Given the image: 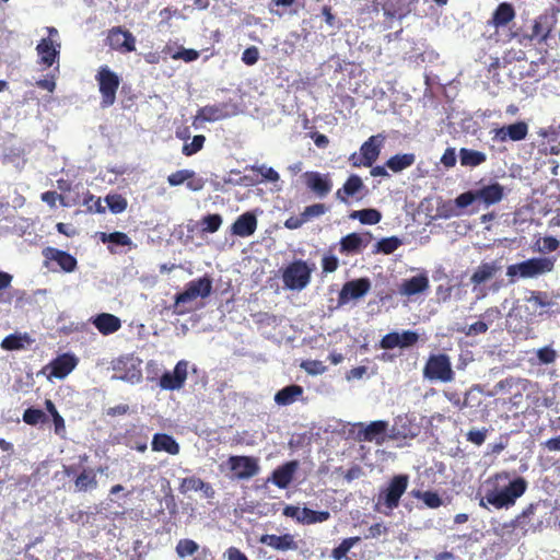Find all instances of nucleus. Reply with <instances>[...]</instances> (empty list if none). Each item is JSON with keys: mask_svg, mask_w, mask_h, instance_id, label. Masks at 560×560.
Masks as SVG:
<instances>
[{"mask_svg": "<svg viewBox=\"0 0 560 560\" xmlns=\"http://www.w3.org/2000/svg\"><path fill=\"white\" fill-rule=\"evenodd\" d=\"M213 280L209 275H203L200 278L189 281L185 285V290L177 293L174 298V304L172 305V312L175 315H184L192 311L190 307H186L189 304L200 299H207L212 292Z\"/></svg>", "mask_w": 560, "mask_h": 560, "instance_id": "1", "label": "nucleus"}, {"mask_svg": "<svg viewBox=\"0 0 560 560\" xmlns=\"http://www.w3.org/2000/svg\"><path fill=\"white\" fill-rule=\"evenodd\" d=\"M408 475H395L377 497V510L386 515L399 506L400 498L408 488Z\"/></svg>", "mask_w": 560, "mask_h": 560, "instance_id": "2", "label": "nucleus"}, {"mask_svg": "<svg viewBox=\"0 0 560 560\" xmlns=\"http://www.w3.org/2000/svg\"><path fill=\"white\" fill-rule=\"evenodd\" d=\"M505 196L504 187L499 183L482 186L476 190H469L460 194L455 203L458 208H466L475 201H481L486 207L500 202Z\"/></svg>", "mask_w": 560, "mask_h": 560, "instance_id": "3", "label": "nucleus"}, {"mask_svg": "<svg viewBox=\"0 0 560 560\" xmlns=\"http://www.w3.org/2000/svg\"><path fill=\"white\" fill-rule=\"evenodd\" d=\"M553 267V259L549 257H535L518 264L510 265L506 269V275L513 282V278L516 276L524 279L535 278L537 276L552 271Z\"/></svg>", "mask_w": 560, "mask_h": 560, "instance_id": "4", "label": "nucleus"}, {"mask_svg": "<svg viewBox=\"0 0 560 560\" xmlns=\"http://www.w3.org/2000/svg\"><path fill=\"white\" fill-rule=\"evenodd\" d=\"M312 271L313 267H310L305 260H293L282 271L284 288L293 291H302L311 282Z\"/></svg>", "mask_w": 560, "mask_h": 560, "instance_id": "5", "label": "nucleus"}, {"mask_svg": "<svg viewBox=\"0 0 560 560\" xmlns=\"http://www.w3.org/2000/svg\"><path fill=\"white\" fill-rule=\"evenodd\" d=\"M101 94V106L103 108L114 105L116 94L120 84L119 75L108 66H101L95 75Z\"/></svg>", "mask_w": 560, "mask_h": 560, "instance_id": "6", "label": "nucleus"}, {"mask_svg": "<svg viewBox=\"0 0 560 560\" xmlns=\"http://www.w3.org/2000/svg\"><path fill=\"white\" fill-rule=\"evenodd\" d=\"M423 376L429 381L452 382L455 373L450 357L445 353L430 354L423 366Z\"/></svg>", "mask_w": 560, "mask_h": 560, "instance_id": "7", "label": "nucleus"}, {"mask_svg": "<svg viewBox=\"0 0 560 560\" xmlns=\"http://www.w3.org/2000/svg\"><path fill=\"white\" fill-rule=\"evenodd\" d=\"M384 137L382 135L371 136L362 143L359 152H353L349 156V163L353 167H371L377 160Z\"/></svg>", "mask_w": 560, "mask_h": 560, "instance_id": "8", "label": "nucleus"}, {"mask_svg": "<svg viewBox=\"0 0 560 560\" xmlns=\"http://www.w3.org/2000/svg\"><path fill=\"white\" fill-rule=\"evenodd\" d=\"M527 487L528 483L525 478H510L502 491L493 497V506L498 510L512 508L515 505L517 499L526 492Z\"/></svg>", "mask_w": 560, "mask_h": 560, "instance_id": "9", "label": "nucleus"}, {"mask_svg": "<svg viewBox=\"0 0 560 560\" xmlns=\"http://www.w3.org/2000/svg\"><path fill=\"white\" fill-rule=\"evenodd\" d=\"M305 188L316 198H326L332 189V180L329 173L323 174L316 171H307L301 175Z\"/></svg>", "mask_w": 560, "mask_h": 560, "instance_id": "10", "label": "nucleus"}, {"mask_svg": "<svg viewBox=\"0 0 560 560\" xmlns=\"http://www.w3.org/2000/svg\"><path fill=\"white\" fill-rule=\"evenodd\" d=\"M355 436L359 442H375L382 445L386 441L388 422L385 420L372 421L369 424L359 422L354 424Z\"/></svg>", "mask_w": 560, "mask_h": 560, "instance_id": "11", "label": "nucleus"}, {"mask_svg": "<svg viewBox=\"0 0 560 560\" xmlns=\"http://www.w3.org/2000/svg\"><path fill=\"white\" fill-rule=\"evenodd\" d=\"M228 465L233 476L240 480L250 479L259 472L258 458L245 455H232Z\"/></svg>", "mask_w": 560, "mask_h": 560, "instance_id": "12", "label": "nucleus"}, {"mask_svg": "<svg viewBox=\"0 0 560 560\" xmlns=\"http://www.w3.org/2000/svg\"><path fill=\"white\" fill-rule=\"evenodd\" d=\"M106 43L110 49L121 54L136 50V37L130 31L121 26H114L108 31Z\"/></svg>", "mask_w": 560, "mask_h": 560, "instance_id": "13", "label": "nucleus"}, {"mask_svg": "<svg viewBox=\"0 0 560 560\" xmlns=\"http://www.w3.org/2000/svg\"><path fill=\"white\" fill-rule=\"evenodd\" d=\"M421 432L420 425L408 415H400L395 418L394 424L389 430L390 440L415 439Z\"/></svg>", "mask_w": 560, "mask_h": 560, "instance_id": "14", "label": "nucleus"}, {"mask_svg": "<svg viewBox=\"0 0 560 560\" xmlns=\"http://www.w3.org/2000/svg\"><path fill=\"white\" fill-rule=\"evenodd\" d=\"M370 289L371 281L369 278H359L355 280L347 281L338 294V305L342 306L352 300H359L363 298L370 291Z\"/></svg>", "mask_w": 560, "mask_h": 560, "instance_id": "15", "label": "nucleus"}, {"mask_svg": "<svg viewBox=\"0 0 560 560\" xmlns=\"http://www.w3.org/2000/svg\"><path fill=\"white\" fill-rule=\"evenodd\" d=\"M188 375V362L180 360L176 363L174 370L166 371L162 374L159 380V386L165 390H178L180 389Z\"/></svg>", "mask_w": 560, "mask_h": 560, "instance_id": "16", "label": "nucleus"}, {"mask_svg": "<svg viewBox=\"0 0 560 560\" xmlns=\"http://www.w3.org/2000/svg\"><path fill=\"white\" fill-rule=\"evenodd\" d=\"M528 135V125L523 121H516L511 125L502 126L493 130L492 140L495 142L522 141Z\"/></svg>", "mask_w": 560, "mask_h": 560, "instance_id": "17", "label": "nucleus"}, {"mask_svg": "<svg viewBox=\"0 0 560 560\" xmlns=\"http://www.w3.org/2000/svg\"><path fill=\"white\" fill-rule=\"evenodd\" d=\"M43 256L45 262H56L61 271L70 273L78 268L77 258L66 250L58 249L56 247H46L43 249Z\"/></svg>", "mask_w": 560, "mask_h": 560, "instance_id": "18", "label": "nucleus"}, {"mask_svg": "<svg viewBox=\"0 0 560 560\" xmlns=\"http://www.w3.org/2000/svg\"><path fill=\"white\" fill-rule=\"evenodd\" d=\"M167 183L174 187L186 183V187L191 191H199L205 187V179L192 170H179L170 174Z\"/></svg>", "mask_w": 560, "mask_h": 560, "instance_id": "19", "label": "nucleus"}, {"mask_svg": "<svg viewBox=\"0 0 560 560\" xmlns=\"http://www.w3.org/2000/svg\"><path fill=\"white\" fill-rule=\"evenodd\" d=\"M500 316L501 312L497 306L489 307L481 314V318L485 320H478L467 327L458 329V331L464 332L466 336L485 334L489 329V324H492L494 319H498Z\"/></svg>", "mask_w": 560, "mask_h": 560, "instance_id": "20", "label": "nucleus"}, {"mask_svg": "<svg viewBox=\"0 0 560 560\" xmlns=\"http://www.w3.org/2000/svg\"><path fill=\"white\" fill-rule=\"evenodd\" d=\"M511 477V474L506 470L494 474L489 477L485 481V495L480 502V505L483 504V500H486L490 505L493 506V497L502 491L503 487L506 485Z\"/></svg>", "mask_w": 560, "mask_h": 560, "instance_id": "21", "label": "nucleus"}, {"mask_svg": "<svg viewBox=\"0 0 560 560\" xmlns=\"http://www.w3.org/2000/svg\"><path fill=\"white\" fill-rule=\"evenodd\" d=\"M259 542L282 552L296 550L299 548L292 534H283L280 536L275 534H265L260 536Z\"/></svg>", "mask_w": 560, "mask_h": 560, "instance_id": "22", "label": "nucleus"}, {"mask_svg": "<svg viewBox=\"0 0 560 560\" xmlns=\"http://www.w3.org/2000/svg\"><path fill=\"white\" fill-rule=\"evenodd\" d=\"M516 16L515 9L510 2H501L493 11L487 24L493 26L498 32L500 28L505 27Z\"/></svg>", "mask_w": 560, "mask_h": 560, "instance_id": "23", "label": "nucleus"}, {"mask_svg": "<svg viewBox=\"0 0 560 560\" xmlns=\"http://www.w3.org/2000/svg\"><path fill=\"white\" fill-rule=\"evenodd\" d=\"M60 45H55L50 37L43 38L36 46V51L39 57V63L46 68L51 67L56 61L59 60Z\"/></svg>", "mask_w": 560, "mask_h": 560, "instance_id": "24", "label": "nucleus"}, {"mask_svg": "<svg viewBox=\"0 0 560 560\" xmlns=\"http://www.w3.org/2000/svg\"><path fill=\"white\" fill-rule=\"evenodd\" d=\"M299 468L298 460H290L277 467L272 471L271 481L280 489H285L292 482L294 474Z\"/></svg>", "mask_w": 560, "mask_h": 560, "instance_id": "25", "label": "nucleus"}, {"mask_svg": "<svg viewBox=\"0 0 560 560\" xmlns=\"http://www.w3.org/2000/svg\"><path fill=\"white\" fill-rule=\"evenodd\" d=\"M230 116L229 105L219 103L200 107L196 115V120L213 122L225 119Z\"/></svg>", "mask_w": 560, "mask_h": 560, "instance_id": "26", "label": "nucleus"}, {"mask_svg": "<svg viewBox=\"0 0 560 560\" xmlns=\"http://www.w3.org/2000/svg\"><path fill=\"white\" fill-rule=\"evenodd\" d=\"M429 278L425 273L413 276L409 279H405L399 288L398 292L401 295L412 296L422 293L429 289Z\"/></svg>", "mask_w": 560, "mask_h": 560, "instance_id": "27", "label": "nucleus"}, {"mask_svg": "<svg viewBox=\"0 0 560 560\" xmlns=\"http://www.w3.org/2000/svg\"><path fill=\"white\" fill-rule=\"evenodd\" d=\"M365 188L361 177L359 175H350L341 188L336 191V198L343 202L349 203V198L357 196Z\"/></svg>", "mask_w": 560, "mask_h": 560, "instance_id": "28", "label": "nucleus"}, {"mask_svg": "<svg viewBox=\"0 0 560 560\" xmlns=\"http://www.w3.org/2000/svg\"><path fill=\"white\" fill-rule=\"evenodd\" d=\"M92 324L104 336L112 335L118 331L121 327L119 317L109 314L101 313L92 318Z\"/></svg>", "mask_w": 560, "mask_h": 560, "instance_id": "29", "label": "nucleus"}, {"mask_svg": "<svg viewBox=\"0 0 560 560\" xmlns=\"http://www.w3.org/2000/svg\"><path fill=\"white\" fill-rule=\"evenodd\" d=\"M232 233L241 237L253 235L257 229V219L252 212L241 214L232 224Z\"/></svg>", "mask_w": 560, "mask_h": 560, "instance_id": "30", "label": "nucleus"}, {"mask_svg": "<svg viewBox=\"0 0 560 560\" xmlns=\"http://www.w3.org/2000/svg\"><path fill=\"white\" fill-rule=\"evenodd\" d=\"M151 448L153 452H165L170 455H178L180 452L178 442L167 433H155L152 438Z\"/></svg>", "mask_w": 560, "mask_h": 560, "instance_id": "31", "label": "nucleus"}, {"mask_svg": "<svg viewBox=\"0 0 560 560\" xmlns=\"http://www.w3.org/2000/svg\"><path fill=\"white\" fill-rule=\"evenodd\" d=\"M500 270L501 266L497 261L481 262L471 275L470 282L476 288L492 279Z\"/></svg>", "mask_w": 560, "mask_h": 560, "instance_id": "32", "label": "nucleus"}, {"mask_svg": "<svg viewBox=\"0 0 560 560\" xmlns=\"http://www.w3.org/2000/svg\"><path fill=\"white\" fill-rule=\"evenodd\" d=\"M77 359L71 354H62L51 363V375L57 378H65L77 365Z\"/></svg>", "mask_w": 560, "mask_h": 560, "instance_id": "33", "label": "nucleus"}, {"mask_svg": "<svg viewBox=\"0 0 560 560\" xmlns=\"http://www.w3.org/2000/svg\"><path fill=\"white\" fill-rule=\"evenodd\" d=\"M73 481L78 492L94 490L98 486L96 471L93 468H82Z\"/></svg>", "mask_w": 560, "mask_h": 560, "instance_id": "34", "label": "nucleus"}, {"mask_svg": "<svg viewBox=\"0 0 560 560\" xmlns=\"http://www.w3.org/2000/svg\"><path fill=\"white\" fill-rule=\"evenodd\" d=\"M180 493H187L189 491H202L206 497H212L214 491L210 483L205 482L202 479L196 476L184 478L179 485Z\"/></svg>", "mask_w": 560, "mask_h": 560, "instance_id": "35", "label": "nucleus"}, {"mask_svg": "<svg viewBox=\"0 0 560 560\" xmlns=\"http://www.w3.org/2000/svg\"><path fill=\"white\" fill-rule=\"evenodd\" d=\"M303 392L301 385L293 384L285 386L276 393L275 401L280 406H289L296 401L299 397L303 395Z\"/></svg>", "mask_w": 560, "mask_h": 560, "instance_id": "36", "label": "nucleus"}, {"mask_svg": "<svg viewBox=\"0 0 560 560\" xmlns=\"http://www.w3.org/2000/svg\"><path fill=\"white\" fill-rule=\"evenodd\" d=\"M529 381L521 377H506L498 382L494 386L495 393H502L506 395L513 394L514 389H527L529 386Z\"/></svg>", "mask_w": 560, "mask_h": 560, "instance_id": "37", "label": "nucleus"}, {"mask_svg": "<svg viewBox=\"0 0 560 560\" xmlns=\"http://www.w3.org/2000/svg\"><path fill=\"white\" fill-rule=\"evenodd\" d=\"M415 162L416 155L413 153L396 154L386 161L385 166L394 173H399L412 166Z\"/></svg>", "mask_w": 560, "mask_h": 560, "instance_id": "38", "label": "nucleus"}, {"mask_svg": "<svg viewBox=\"0 0 560 560\" xmlns=\"http://www.w3.org/2000/svg\"><path fill=\"white\" fill-rule=\"evenodd\" d=\"M408 0H385L384 14L389 19H402L408 12Z\"/></svg>", "mask_w": 560, "mask_h": 560, "instance_id": "39", "label": "nucleus"}, {"mask_svg": "<svg viewBox=\"0 0 560 560\" xmlns=\"http://www.w3.org/2000/svg\"><path fill=\"white\" fill-rule=\"evenodd\" d=\"M339 252L341 254L359 253L363 247V238L359 233H350L343 236L339 242Z\"/></svg>", "mask_w": 560, "mask_h": 560, "instance_id": "40", "label": "nucleus"}, {"mask_svg": "<svg viewBox=\"0 0 560 560\" xmlns=\"http://www.w3.org/2000/svg\"><path fill=\"white\" fill-rule=\"evenodd\" d=\"M127 445L140 453H144L148 448V435L142 432V429L129 430L126 435Z\"/></svg>", "mask_w": 560, "mask_h": 560, "instance_id": "41", "label": "nucleus"}, {"mask_svg": "<svg viewBox=\"0 0 560 560\" xmlns=\"http://www.w3.org/2000/svg\"><path fill=\"white\" fill-rule=\"evenodd\" d=\"M460 164L463 166H478L486 162L487 156L481 151L463 148L459 151Z\"/></svg>", "mask_w": 560, "mask_h": 560, "instance_id": "42", "label": "nucleus"}, {"mask_svg": "<svg viewBox=\"0 0 560 560\" xmlns=\"http://www.w3.org/2000/svg\"><path fill=\"white\" fill-rule=\"evenodd\" d=\"M349 218L358 219L362 224L374 225L381 221L382 214L376 209H362L352 211Z\"/></svg>", "mask_w": 560, "mask_h": 560, "instance_id": "43", "label": "nucleus"}, {"mask_svg": "<svg viewBox=\"0 0 560 560\" xmlns=\"http://www.w3.org/2000/svg\"><path fill=\"white\" fill-rule=\"evenodd\" d=\"M538 508V503H529L515 518H513L509 524H505L504 527L511 528H522L524 533L527 532L525 528L526 520L532 517Z\"/></svg>", "mask_w": 560, "mask_h": 560, "instance_id": "44", "label": "nucleus"}, {"mask_svg": "<svg viewBox=\"0 0 560 560\" xmlns=\"http://www.w3.org/2000/svg\"><path fill=\"white\" fill-rule=\"evenodd\" d=\"M330 513L328 511H314L308 508H302V524L311 525L328 521Z\"/></svg>", "mask_w": 560, "mask_h": 560, "instance_id": "45", "label": "nucleus"}, {"mask_svg": "<svg viewBox=\"0 0 560 560\" xmlns=\"http://www.w3.org/2000/svg\"><path fill=\"white\" fill-rule=\"evenodd\" d=\"M98 238L102 243L114 244L118 246H129L131 245V238L124 232H113V233H98Z\"/></svg>", "mask_w": 560, "mask_h": 560, "instance_id": "46", "label": "nucleus"}, {"mask_svg": "<svg viewBox=\"0 0 560 560\" xmlns=\"http://www.w3.org/2000/svg\"><path fill=\"white\" fill-rule=\"evenodd\" d=\"M105 201L110 212L118 214L124 212L128 207L127 199L120 194H110L105 197Z\"/></svg>", "mask_w": 560, "mask_h": 560, "instance_id": "47", "label": "nucleus"}, {"mask_svg": "<svg viewBox=\"0 0 560 560\" xmlns=\"http://www.w3.org/2000/svg\"><path fill=\"white\" fill-rule=\"evenodd\" d=\"M360 541V537H349L343 539L339 546L332 549L331 556L335 560H341L347 556L350 549Z\"/></svg>", "mask_w": 560, "mask_h": 560, "instance_id": "48", "label": "nucleus"}, {"mask_svg": "<svg viewBox=\"0 0 560 560\" xmlns=\"http://www.w3.org/2000/svg\"><path fill=\"white\" fill-rule=\"evenodd\" d=\"M412 494L415 498L421 499L430 509H438L443 504L441 497L434 491H413Z\"/></svg>", "mask_w": 560, "mask_h": 560, "instance_id": "49", "label": "nucleus"}, {"mask_svg": "<svg viewBox=\"0 0 560 560\" xmlns=\"http://www.w3.org/2000/svg\"><path fill=\"white\" fill-rule=\"evenodd\" d=\"M401 245V241L397 236H390L380 240L375 247L376 252L389 255Z\"/></svg>", "mask_w": 560, "mask_h": 560, "instance_id": "50", "label": "nucleus"}, {"mask_svg": "<svg viewBox=\"0 0 560 560\" xmlns=\"http://www.w3.org/2000/svg\"><path fill=\"white\" fill-rule=\"evenodd\" d=\"M222 224V217L218 213L205 215L201 220V230L205 233H215Z\"/></svg>", "mask_w": 560, "mask_h": 560, "instance_id": "51", "label": "nucleus"}, {"mask_svg": "<svg viewBox=\"0 0 560 560\" xmlns=\"http://www.w3.org/2000/svg\"><path fill=\"white\" fill-rule=\"evenodd\" d=\"M199 546L196 541L191 539H180L176 546V552L179 558H185L187 556H192L197 552Z\"/></svg>", "mask_w": 560, "mask_h": 560, "instance_id": "52", "label": "nucleus"}, {"mask_svg": "<svg viewBox=\"0 0 560 560\" xmlns=\"http://www.w3.org/2000/svg\"><path fill=\"white\" fill-rule=\"evenodd\" d=\"M46 410L51 415L52 421L55 424V432L58 434L63 432L66 429L65 420L56 409L55 404L50 399H46L45 401Z\"/></svg>", "mask_w": 560, "mask_h": 560, "instance_id": "53", "label": "nucleus"}, {"mask_svg": "<svg viewBox=\"0 0 560 560\" xmlns=\"http://www.w3.org/2000/svg\"><path fill=\"white\" fill-rule=\"evenodd\" d=\"M322 15L328 27L332 30H340L343 24L341 20L332 12V8L328 4L322 8Z\"/></svg>", "mask_w": 560, "mask_h": 560, "instance_id": "54", "label": "nucleus"}, {"mask_svg": "<svg viewBox=\"0 0 560 560\" xmlns=\"http://www.w3.org/2000/svg\"><path fill=\"white\" fill-rule=\"evenodd\" d=\"M328 211L327 207L324 203H314L304 208L301 212L305 223L311 221L314 218H318L325 214Z\"/></svg>", "mask_w": 560, "mask_h": 560, "instance_id": "55", "label": "nucleus"}, {"mask_svg": "<svg viewBox=\"0 0 560 560\" xmlns=\"http://www.w3.org/2000/svg\"><path fill=\"white\" fill-rule=\"evenodd\" d=\"M23 421L30 425H36L39 422L46 421V415L40 409L27 408L23 413Z\"/></svg>", "mask_w": 560, "mask_h": 560, "instance_id": "56", "label": "nucleus"}, {"mask_svg": "<svg viewBox=\"0 0 560 560\" xmlns=\"http://www.w3.org/2000/svg\"><path fill=\"white\" fill-rule=\"evenodd\" d=\"M205 141H206L205 136H202V135L195 136L190 143H185L183 145V150H182L183 154L186 156L196 154L197 152H199L202 149Z\"/></svg>", "mask_w": 560, "mask_h": 560, "instance_id": "57", "label": "nucleus"}, {"mask_svg": "<svg viewBox=\"0 0 560 560\" xmlns=\"http://www.w3.org/2000/svg\"><path fill=\"white\" fill-rule=\"evenodd\" d=\"M301 368L310 375L323 374L327 368L322 361L318 360H306L301 363Z\"/></svg>", "mask_w": 560, "mask_h": 560, "instance_id": "58", "label": "nucleus"}, {"mask_svg": "<svg viewBox=\"0 0 560 560\" xmlns=\"http://www.w3.org/2000/svg\"><path fill=\"white\" fill-rule=\"evenodd\" d=\"M23 346V338L14 334L7 336L1 342V347L5 350H20Z\"/></svg>", "mask_w": 560, "mask_h": 560, "instance_id": "59", "label": "nucleus"}, {"mask_svg": "<svg viewBox=\"0 0 560 560\" xmlns=\"http://www.w3.org/2000/svg\"><path fill=\"white\" fill-rule=\"evenodd\" d=\"M200 54L198 50L192 48H180L178 51H176L172 58L177 60L182 59L186 62L195 61L199 58Z\"/></svg>", "mask_w": 560, "mask_h": 560, "instance_id": "60", "label": "nucleus"}, {"mask_svg": "<svg viewBox=\"0 0 560 560\" xmlns=\"http://www.w3.org/2000/svg\"><path fill=\"white\" fill-rule=\"evenodd\" d=\"M399 334L396 331L386 334L380 342L382 349L390 350L399 347Z\"/></svg>", "mask_w": 560, "mask_h": 560, "instance_id": "61", "label": "nucleus"}, {"mask_svg": "<svg viewBox=\"0 0 560 560\" xmlns=\"http://www.w3.org/2000/svg\"><path fill=\"white\" fill-rule=\"evenodd\" d=\"M339 267V260L335 255H325L322 258V268L324 273L335 272Z\"/></svg>", "mask_w": 560, "mask_h": 560, "instance_id": "62", "label": "nucleus"}, {"mask_svg": "<svg viewBox=\"0 0 560 560\" xmlns=\"http://www.w3.org/2000/svg\"><path fill=\"white\" fill-rule=\"evenodd\" d=\"M259 59V50L256 46L247 47L242 54V61L246 66L255 65Z\"/></svg>", "mask_w": 560, "mask_h": 560, "instance_id": "63", "label": "nucleus"}, {"mask_svg": "<svg viewBox=\"0 0 560 560\" xmlns=\"http://www.w3.org/2000/svg\"><path fill=\"white\" fill-rule=\"evenodd\" d=\"M399 340L400 348H408L419 340V335L412 330H405L402 334H399Z\"/></svg>", "mask_w": 560, "mask_h": 560, "instance_id": "64", "label": "nucleus"}]
</instances>
